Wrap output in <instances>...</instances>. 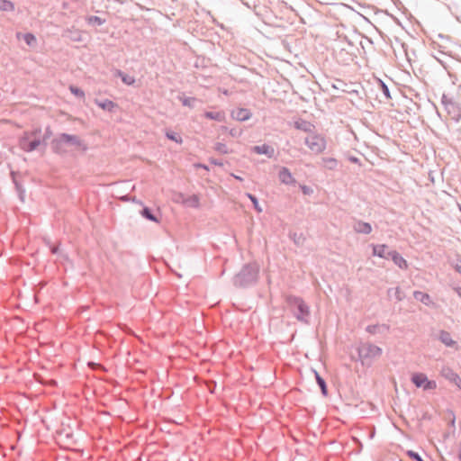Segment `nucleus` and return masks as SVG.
I'll return each instance as SVG.
<instances>
[{
	"label": "nucleus",
	"instance_id": "obj_1",
	"mask_svg": "<svg viewBox=\"0 0 461 461\" xmlns=\"http://www.w3.org/2000/svg\"><path fill=\"white\" fill-rule=\"evenodd\" d=\"M50 148L53 153L59 156L68 154V148H75L77 150L86 152L88 149L87 144L77 135L66 132L59 133L50 141Z\"/></svg>",
	"mask_w": 461,
	"mask_h": 461
},
{
	"label": "nucleus",
	"instance_id": "obj_2",
	"mask_svg": "<svg viewBox=\"0 0 461 461\" xmlns=\"http://www.w3.org/2000/svg\"><path fill=\"white\" fill-rule=\"evenodd\" d=\"M259 273L260 266L258 262L246 263L232 277V285L237 288H250L258 284Z\"/></svg>",
	"mask_w": 461,
	"mask_h": 461
},
{
	"label": "nucleus",
	"instance_id": "obj_3",
	"mask_svg": "<svg viewBox=\"0 0 461 461\" xmlns=\"http://www.w3.org/2000/svg\"><path fill=\"white\" fill-rule=\"evenodd\" d=\"M285 302L294 317L298 321L304 324H309L311 316L310 306L302 297L289 294L285 297Z\"/></svg>",
	"mask_w": 461,
	"mask_h": 461
},
{
	"label": "nucleus",
	"instance_id": "obj_4",
	"mask_svg": "<svg viewBox=\"0 0 461 461\" xmlns=\"http://www.w3.org/2000/svg\"><path fill=\"white\" fill-rule=\"evenodd\" d=\"M351 359L360 361L363 366H370L373 360L382 354L381 348H349Z\"/></svg>",
	"mask_w": 461,
	"mask_h": 461
},
{
	"label": "nucleus",
	"instance_id": "obj_5",
	"mask_svg": "<svg viewBox=\"0 0 461 461\" xmlns=\"http://www.w3.org/2000/svg\"><path fill=\"white\" fill-rule=\"evenodd\" d=\"M440 102L451 120L458 123L461 120V103L456 102L446 94L442 95Z\"/></svg>",
	"mask_w": 461,
	"mask_h": 461
},
{
	"label": "nucleus",
	"instance_id": "obj_6",
	"mask_svg": "<svg viewBox=\"0 0 461 461\" xmlns=\"http://www.w3.org/2000/svg\"><path fill=\"white\" fill-rule=\"evenodd\" d=\"M305 145L313 152L321 153L326 148V141L323 137L319 134H315L306 137L304 140Z\"/></svg>",
	"mask_w": 461,
	"mask_h": 461
},
{
	"label": "nucleus",
	"instance_id": "obj_7",
	"mask_svg": "<svg viewBox=\"0 0 461 461\" xmlns=\"http://www.w3.org/2000/svg\"><path fill=\"white\" fill-rule=\"evenodd\" d=\"M411 382L417 387H422L424 390H434L437 388L435 381L429 380L423 373H415L411 375Z\"/></svg>",
	"mask_w": 461,
	"mask_h": 461
},
{
	"label": "nucleus",
	"instance_id": "obj_8",
	"mask_svg": "<svg viewBox=\"0 0 461 461\" xmlns=\"http://www.w3.org/2000/svg\"><path fill=\"white\" fill-rule=\"evenodd\" d=\"M21 149L25 152H32L41 146V139L30 140L29 137L23 136L20 140Z\"/></svg>",
	"mask_w": 461,
	"mask_h": 461
},
{
	"label": "nucleus",
	"instance_id": "obj_9",
	"mask_svg": "<svg viewBox=\"0 0 461 461\" xmlns=\"http://www.w3.org/2000/svg\"><path fill=\"white\" fill-rule=\"evenodd\" d=\"M372 248V255L374 257H378L384 259H389L391 254V250L386 244H371Z\"/></svg>",
	"mask_w": 461,
	"mask_h": 461
},
{
	"label": "nucleus",
	"instance_id": "obj_10",
	"mask_svg": "<svg viewBox=\"0 0 461 461\" xmlns=\"http://www.w3.org/2000/svg\"><path fill=\"white\" fill-rule=\"evenodd\" d=\"M62 37L66 38L71 41H74V42H82L83 41L82 31L75 28L74 26L64 30V32L62 33Z\"/></svg>",
	"mask_w": 461,
	"mask_h": 461
},
{
	"label": "nucleus",
	"instance_id": "obj_11",
	"mask_svg": "<svg viewBox=\"0 0 461 461\" xmlns=\"http://www.w3.org/2000/svg\"><path fill=\"white\" fill-rule=\"evenodd\" d=\"M294 126L296 130L302 131L307 133H313L315 130V125L309 121H306L303 118H299L294 122Z\"/></svg>",
	"mask_w": 461,
	"mask_h": 461
},
{
	"label": "nucleus",
	"instance_id": "obj_12",
	"mask_svg": "<svg viewBox=\"0 0 461 461\" xmlns=\"http://www.w3.org/2000/svg\"><path fill=\"white\" fill-rule=\"evenodd\" d=\"M231 118L239 122H246L252 116V113L247 108H238L237 110L231 111Z\"/></svg>",
	"mask_w": 461,
	"mask_h": 461
},
{
	"label": "nucleus",
	"instance_id": "obj_13",
	"mask_svg": "<svg viewBox=\"0 0 461 461\" xmlns=\"http://www.w3.org/2000/svg\"><path fill=\"white\" fill-rule=\"evenodd\" d=\"M252 152L258 155H266L268 158H272L275 156V149L268 144H262L253 146L251 149Z\"/></svg>",
	"mask_w": 461,
	"mask_h": 461
},
{
	"label": "nucleus",
	"instance_id": "obj_14",
	"mask_svg": "<svg viewBox=\"0 0 461 461\" xmlns=\"http://www.w3.org/2000/svg\"><path fill=\"white\" fill-rule=\"evenodd\" d=\"M278 178L279 181L285 185H295L296 183V180L293 176L291 171L285 167H281L279 170Z\"/></svg>",
	"mask_w": 461,
	"mask_h": 461
},
{
	"label": "nucleus",
	"instance_id": "obj_15",
	"mask_svg": "<svg viewBox=\"0 0 461 461\" xmlns=\"http://www.w3.org/2000/svg\"><path fill=\"white\" fill-rule=\"evenodd\" d=\"M390 258L399 268L407 269L408 262L407 260L396 250H391V254H389Z\"/></svg>",
	"mask_w": 461,
	"mask_h": 461
},
{
	"label": "nucleus",
	"instance_id": "obj_16",
	"mask_svg": "<svg viewBox=\"0 0 461 461\" xmlns=\"http://www.w3.org/2000/svg\"><path fill=\"white\" fill-rule=\"evenodd\" d=\"M353 230L357 233L369 234L372 232L373 229H372V225L369 222H366V221H364L361 220H357L354 222Z\"/></svg>",
	"mask_w": 461,
	"mask_h": 461
},
{
	"label": "nucleus",
	"instance_id": "obj_17",
	"mask_svg": "<svg viewBox=\"0 0 461 461\" xmlns=\"http://www.w3.org/2000/svg\"><path fill=\"white\" fill-rule=\"evenodd\" d=\"M15 37L17 40L23 39L29 47H35L37 45V38L32 32L23 33L17 32Z\"/></svg>",
	"mask_w": 461,
	"mask_h": 461
},
{
	"label": "nucleus",
	"instance_id": "obj_18",
	"mask_svg": "<svg viewBox=\"0 0 461 461\" xmlns=\"http://www.w3.org/2000/svg\"><path fill=\"white\" fill-rule=\"evenodd\" d=\"M85 22L89 27L96 29L97 27L104 25L106 23V19L97 15H86L85 17Z\"/></svg>",
	"mask_w": 461,
	"mask_h": 461
},
{
	"label": "nucleus",
	"instance_id": "obj_19",
	"mask_svg": "<svg viewBox=\"0 0 461 461\" xmlns=\"http://www.w3.org/2000/svg\"><path fill=\"white\" fill-rule=\"evenodd\" d=\"M95 103L98 107L109 113L113 112L114 108L118 106L117 104L110 99H95Z\"/></svg>",
	"mask_w": 461,
	"mask_h": 461
},
{
	"label": "nucleus",
	"instance_id": "obj_20",
	"mask_svg": "<svg viewBox=\"0 0 461 461\" xmlns=\"http://www.w3.org/2000/svg\"><path fill=\"white\" fill-rule=\"evenodd\" d=\"M113 76L121 78L122 83L125 84L126 86H133L136 82V79L134 77L124 73L121 69H117V68L114 69Z\"/></svg>",
	"mask_w": 461,
	"mask_h": 461
},
{
	"label": "nucleus",
	"instance_id": "obj_21",
	"mask_svg": "<svg viewBox=\"0 0 461 461\" xmlns=\"http://www.w3.org/2000/svg\"><path fill=\"white\" fill-rule=\"evenodd\" d=\"M413 297L415 300L420 302L426 306L434 305V303L432 302L430 295L427 293L421 291H414Z\"/></svg>",
	"mask_w": 461,
	"mask_h": 461
},
{
	"label": "nucleus",
	"instance_id": "obj_22",
	"mask_svg": "<svg viewBox=\"0 0 461 461\" xmlns=\"http://www.w3.org/2000/svg\"><path fill=\"white\" fill-rule=\"evenodd\" d=\"M140 215L152 222H159L158 217L154 213L153 210L148 206H143L140 212Z\"/></svg>",
	"mask_w": 461,
	"mask_h": 461
},
{
	"label": "nucleus",
	"instance_id": "obj_23",
	"mask_svg": "<svg viewBox=\"0 0 461 461\" xmlns=\"http://www.w3.org/2000/svg\"><path fill=\"white\" fill-rule=\"evenodd\" d=\"M366 330L370 334H384L389 330V326L386 324L368 325Z\"/></svg>",
	"mask_w": 461,
	"mask_h": 461
},
{
	"label": "nucleus",
	"instance_id": "obj_24",
	"mask_svg": "<svg viewBox=\"0 0 461 461\" xmlns=\"http://www.w3.org/2000/svg\"><path fill=\"white\" fill-rule=\"evenodd\" d=\"M203 116L206 119L213 120L216 122H224L225 118H226L225 113L223 111H217V112L206 111V112H204Z\"/></svg>",
	"mask_w": 461,
	"mask_h": 461
},
{
	"label": "nucleus",
	"instance_id": "obj_25",
	"mask_svg": "<svg viewBox=\"0 0 461 461\" xmlns=\"http://www.w3.org/2000/svg\"><path fill=\"white\" fill-rule=\"evenodd\" d=\"M440 375L451 383L456 382V378L459 376L452 368L448 366H443L440 370Z\"/></svg>",
	"mask_w": 461,
	"mask_h": 461
},
{
	"label": "nucleus",
	"instance_id": "obj_26",
	"mask_svg": "<svg viewBox=\"0 0 461 461\" xmlns=\"http://www.w3.org/2000/svg\"><path fill=\"white\" fill-rule=\"evenodd\" d=\"M438 339L445 344V346H453L455 341L452 339L451 335L448 331L440 330Z\"/></svg>",
	"mask_w": 461,
	"mask_h": 461
},
{
	"label": "nucleus",
	"instance_id": "obj_27",
	"mask_svg": "<svg viewBox=\"0 0 461 461\" xmlns=\"http://www.w3.org/2000/svg\"><path fill=\"white\" fill-rule=\"evenodd\" d=\"M15 10V5L10 0H0V11L13 13Z\"/></svg>",
	"mask_w": 461,
	"mask_h": 461
},
{
	"label": "nucleus",
	"instance_id": "obj_28",
	"mask_svg": "<svg viewBox=\"0 0 461 461\" xmlns=\"http://www.w3.org/2000/svg\"><path fill=\"white\" fill-rule=\"evenodd\" d=\"M165 136L167 140H172L177 144H182L183 143V139L182 137L177 134L176 132L173 131H167L165 132Z\"/></svg>",
	"mask_w": 461,
	"mask_h": 461
},
{
	"label": "nucleus",
	"instance_id": "obj_29",
	"mask_svg": "<svg viewBox=\"0 0 461 461\" xmlns=\"http://www.w3.org/2000/svg\"><path fill=\"white\" fill-rule=\"evenodd\" d=\"M315 373V378H316V382L318 384V385L320 386L321 390V393L323 395H327L328 393V390H327V385H326V382L325 380L318 374V372H314Z\"/></svg>",
	"mask_w": 461,
	"mask_h": 461
},
{
	"label": "nucleus",
	"instance_id": "obj_30",
	"mask_svg": "<svg viewBox=\"0 0 461 461\" xmlns=\"http://www.w3.org/2000/svg\"><path fill=\"white\" fill-rule=\"evenodd\" d=\"M387 294L388 296H394L395 299L398 301V302H401L403 300V295H402V291L400 290L399 287H396V288H389L388 291H387Z\"/></svg>",
	"mask_w": 461,
	"mask_h": 461
},
{
	"label": "nucleus",
	"instance_id": "obj_31",
	"mask_svg": "<svg viewBox=\"0 0 461 461\" xmlns=\"http://www.w3.org/2000/svg\"><path fill=\"white\" fill-rule=\"evenodd\" d=\"M378 85L381 92L383 93L385 99L389 100L392 99L391 93L389 90L388 86L381 79L378 80Z\"/></svg>",
	"mask_w": 461,
	"mask_h": 461
},
{
	"label": "nucleus",
	"instance_id": "obj_32",
	"mask_svg": "<svg viewBox=\"0 0 461 461\" xmlns=\"http://www.w3.org/2000/svg\"><path fill=\"white\" fill-rule=\"evenodd\" d=\"M246 196L250 200V202L253 204L254 209L258 212H261L263 211L261 206L259 205L258 199V197L256 195H254V194H252L250 193H247Z\"/></svg>",
	"mask_w": 461,
	"mask_h": 461
},
{
	"label": "nucleus",
	"instance_id": "obj_33",
	"mask_svg": "<svg viewBox=\"0 0 461 461\" xmlns=\"http://www.w3.org/2000/svg\"><path fill=\"white\" fill-rule=\"evenodd\" d=\"M178 99L181 101L184 106L194 108L196 98L194 97H187V96H179Z\"/></svg>",
	"mask_w": 461,
	"mask_h": 461
},
{
	"label": "nucleus",
	"instance_id": "obj_34",
	"mask_svg": "<svg viewBox=\"0 0 461 461\" xmlns=\"http://www.w3.org/2000/svg\"><path fill=\"white\" fill-rule=\"evenodd\" d=\"M69 91L70 93L75 95L77 98H84L85 97V92L80 87L70 85L69 86Z\"/></svg>",
	"mask_w": 461,
	"mask_h": 461
},
{
	"label": "nucleus",
	"instance_id": "obj_35",
	"mask_svg": "<svg viewBox=\"0 0 461 461\" xmlns=\"http://www.w3.org/2000/svg\"><path fill=\"white\" fill-rule=\"evenodd\" d=\"M290 238L293 240L295 245L300 246L303 245L305 238L302 233L298 234L296 232L290 233Z\"/></svg>",
	"mask_w": 461,
	"mask_h": 461
},
{
	"label": "nucleus",
	"instance_id": "obj_36",
	"mask_svg": "<svg viewBox=\"0 0 461 461\" xmlns=\"http://www.w3.org/2000/svg\"><path fill=\"white\" fill-rule=\"evenodd\" d=\"M186 203L193 208H198L200 206L199 197L196 194H193L186 200Z\"/></svg>",
	"mask_w": 461,
	"mask_h": 461
},
{
	"label": "nucleus",
	"instance_id": "obj_37",
	"mask_svg": "<svg viewBox=\"0 0 461 461\" xmlns=\"http://www.w3.org/2000/svg\"><path fill=\"white\" fill-rule=\"evenodd\" d=\"M214 149L219 152L220 154H228L230 153V149L226 146L225 143L222 142H217L214 145Z\"/></svg>",
	"mask_w": 461,
	"mask_h": 461
},
{
	"label": "nucleus",
	"instance_id": "obj_38",
	"mask_svg": "<svg viewBox=\"0 0 461 461\" xmlns=\"http://www.w3.org/2000/svg\"><path fill=\"white\" fill-rule=\"evenodd\" d=\"M52 136V131H51V128L50 126H47L45 128V131H44V133H43V136H42V139H41V145L46 147L47 146V140Z\"/></svg>",
	"mask_w": 461,
	"mask_h": 461
},
{
	"label": "nucleus",
	"instance_id": "obj_39",
	"mask_svg": "<svg viewBox=\"0 0 461 461\" xmlns=\"http://www.w3.org/2000/svg\"><path fill=\"white\" fill-rule=\"evenodd\" d=\"M323 161L325 163V167L330 170L336 168L338 165L337 159L333 158H326L323 159Z\"/></svg>",
	"mask_w": 461,
	"mask_h": 461
},
{
	"label": "nucleus",
	"instance_id": "obj_40",
	"mask_svg": "<svg viewBox=\"0 0 461 461\" xmlns=\"http://www.w3.org/2000/svg\"><path fill=\"white\" fill-rule=\"evenodd\" d=\"M407 455H408L411 458H412V459H414V460H416V461H424V460L420 457V456L417 452H414L413 450H408V451H407Z\"/></svg>",
	"mask_w": 461,
	"mask_h": 461
},
{
	"label": "nucleus",
	"instance_id": "obj_41",
	"mask_svg": "<svg viewBox=\"0 0 461 461\" xmlns=\"http://www.w3.org/2000/svg\"><path fill=\"white\" fill-rule=\"evenodd\" d=\"M300 189L303 192V194H306V195H310L313 193V190L312 189V187L305 185H301Z\"/></svg>",
	"mask_w": 461,
	"mask_h": 461
},
{
	"label": "nucleus",
	"instance_id": "obj_42",
	"mask_svg": "<svg viewBox=\"0 0 461 461\" xmlns=\"http://www.w3.org/2000/svg\"><path fill=\"white\" fill-rule=\"evenodd\" d=\"M12 176H13V182L14 184L16 192H19L20 190H23L24 188L22 185V184L15 178L14 172H12Z\"/></svg>",
	"mask_w": 461,
	"mask_h": 461
},
{
	"label": "nucleus",
	"instance_id": "obj_43",
	"mask_svg": "<svg viewBox=\"0 0 461 461\" xmlns=\"http://www.w3.org/2000/svg\"><path fill=\"white\" fill-rule=\"evenodd\" d=\"M229 133L231 137L238 138V137L241 136L242 131L239 130V129L232 128V129H230Z\"/></svg>",
	"mask_w": 461,
	"mask_h": 461
},
{
	"label": "nucleus",
	"instance_id": "obj_44",
	"mask_svg": "<svg viewBox=\"0 0 461 461\" xmlns=\"http://www.w3.org/2000/svg\"><path fill=\"white\" fill-rule=\"evenodd\" d=\"M455 270L461 275V258H456L455 264L453 265Z\"/></svg>",
	"mask_w": 461,
	"mask_h": 461
},
{
	"label": "nucleus",
	"instance_id": "obj_45",
	"mask_svg": "<svg viewBox=\"0 0 461 461\" xmlns=\"http://www.w3.org/2000/svg\"><path fill=\"white\" fill-rule=\"evenodd\" d=\"M348 161H350L351 163H354V164H357L359 166H361V161L358 158L355 157V156H349L348 158Z\"/></svg>",
	"mask_w": 461,
	"mask_h": 461
},
{
	"label": "nucleus",
	"instance_id": "obj_46",
	"mask_svg": "<svg viewBox=\"0 0 461 461\" xmlns=\"http://www.w3.org/2000/svg\"><path fill=\"white\" fill-rule=\"evenodd\" d=\"M210 163L212 165H215V166H219V167L223 166V162L221 159H217V158H210Z\"/></svg>",
	"mask_w": 461,
	"mask_h": 461
},
{
	"label": "nucleus",
	"instance_id": "obj_47",
	"mask_svg": "<svg viewBox=\"0 0 461 461\" xmlns=\"http://www.w3.org/2000/svg\"><path fill=\"white\" fill-rule=\"evenodd\" d=\"M18 193L19 199L23 202L25 197V189L20 190Z\"/></svg>",
	"mask_w": 461,
	"mask_h": 461
},
{
	"label": "nucleus",
	"instance_id": "obj_48",
	"mask_svg": "<svg viewBox=\"0 0 461 461\" xmlns=\"http://www.w3.org/2000/svg\"><path fill=\"white\" fill-rule=\"evenodd\" d=\"M59 246H50V250L52 254H58L59 252Z\"/></svg>",
	"mask_w": 461,
	"mask_h": 461
},
{
	"label": "nucleus",
	"instance_id": "obj_49",
	"mask_svg": "<svg viewBox=\"0 0 461 461\" xmlns=\"http://www.w3.org/2000/svg\"><path fill=\"white\" fill-rule=\"evenodd\" d=\"M195 167L198 168H203L205 170H209V167L205 164L198 163L195 165Z\"/></svg>",
	"mask_w": 461,
	"mask_h": 461
},
{
	"label": "nucleus",
	"instance_id": "obj_50",
	"mask_svg": "<svg viewBox=\"0 0 461 461\" xmlns=\"http://www.w3.org/2000/svg\"><path fill=\"white\" fill-rule=\"evenodd\" d=\"M453 384H456L461 390V378H460V376H458L456 378V381L453 382Z\"/></svg>",
	"mask_w": 461,
	"mask_h": 461
},
{
	"label": "nucleus",
	"instance_id": "obj_51",
	"mask_svg": "<svg viewBox=\"0 0 461 461\" xmlns=\"http://www.w3.org/2000/svg\"><path fill=\"white\" fill-rule=\"evenodd\" d=\"M453 384H456L461 390V378H460V376H458L456 378V381L453 382Z\"/></svg>",
	"mask_w": 461,
	"mask_h": 461
},
{
	"label": "nucleus",
	"instance_id": "obj_52",
	"mask_svg": "<svg viewBox=\"0 0 461 461\" xmlns=\"http://www.w3.org/2000/svg\"><path fill=\"white\" fill-rule=\"evenodd\" d=\"M454 291L457 294V295L461 298V287L460 286H456V287H454Z\"/></svg>",
	"mask_w": 461,
	"mask_h": 461
},
{
	"label": "nucleus",
	"instance_id": "obj_53",
	"mask_svg": "<svg viewBox=\"0 0 461 461\" xmlns=\"http://www.w3.org/2000/svg\"><path fill=\"white\" fill-rule=\"evenodd\" d=\"M41 128H37V129L32 131V135L37 136L38 134L41 133Z\"/></svg>",
	"mask_w": 461,
	"mask_h": 461
},
{
	"label": "nucleus",
	"instance_id": "obj_54",
	"mask_svg": "<svg viewBox=\"0 0 461 461\" xmlns=\"http://www.w3.org/2000/svg\"><path fill=\"white\" fill-rule=\"evenodd\" d=\"M438 38L442 39V40H447V41L449 40V36L448 35H444V34H441V33L438 34Z\"/></svg>",
	"mask_w": 461,
	"mask_h": 461
},
{
	"label": "nucleus",
	"instance_id": "obj_55",
	"mask_svg": "<svg viewBox=\"0 0 461 461\" xmlns=\"http://www.w3.org/2000/svg\"><path fill=\"white\" fill-rule=\"evenodd\" d=\"M230 176L238 181H243V178L240 176L235 175L233 173L230 174Z\"/></svg>",
	"mask_w": 461,
	"mask_h": 461
},
{
	"label": "nucleus",
	"instance_id": "obj_56",
	"mask_svg": "<svg viewBox=\"0 0 461 461\" xmlns=\"http://www.w3.org/2000/svg\"><path fill=\"white\" fill-rule=\"evenodd\" d=\"M221 131H228L229 132L230 129L227 126H221Z\"/></svg>",
	"mask_w": 461,
	"mask_h": 461
},
{
	"label": "nucleus",
	"instance_id": "obj_57",
	"mask_svg": "<svg viewBox=\"0 0 461 461\" xmlns=\"http://www.w3.org/2000/svg\"><path fill=\"white\" fill-rule=\"evenodd\" d=\"M132 201H133L134 203H139V204H142V202H141L140 200H137V198H136V197H133V198H132Z\"/></svg>",
	"mask_w": 461,
	"mask_h": 461
},
{
	"label": "nucleus",
	"instance_id": "obj_58",
	"mask_svg": "<svg viewBox=\"0 0 461 461\" xmlns=\"http://www.w3.org/2000/svg\"><path fill=\"white\" fill-rule=\"evenodd\" d=\"M405 53H406V58H407L408 61L411 62V57L409 55V52L406 50Z\"/></svg>",
	"mask_w": 461,
	"mask_h": 461
},
{
	"label": "nucleus",
	"instance_id": "obj_59",
	"mask_svg": "<svg viewBox=\"0 0 461 461\" xmlns=\"http://www.w3.org/2000/svg\"><path fill=\"white\" fill-rule=\"evenodd\" d=\"M458 459H459V461H461V446H460V449H459V453H458Z\"/></svg>",
	"mask_w": 461,
	"mask_h": 461
},
{
	"label": "nucleus",
	"instance_id": "obj_60",
	"mask_svg": "<svg viewBox=\"0 0 461 461\" xmlns=\"http://www.w3.org/2000/svg\"><path fill=\"white\" fill-rule=\"evenodd\" d=\"M122 199L128 201L127 195L123 196Z\"/></svg>",
	"mask_w": 461,
	"mask_h": 461
},
{
	"label": "nucleus",
	"instance_id": "obj_61",
	"mask_svg": "<svg viewBox=\"0 0 461 461\" xmlns=\"http://www.w3.org/2000/svg\"><path fill=\"white\" fill-rule=\"evenodd\" d=\"M89 366H97V365L95 363H89Z\"/></svg>",
	"mask_w": 461,
	"mask_h": 461
},
{
	"label": "nucleus",
	"instance_id": "obj_62",
	"mask_svg": "<svg viewBox=\"0 0 461 461\" xmlns=\"http://www.w3.org/2000/svg\"><path fill=\"white\" fill-rule=\"evenodd\" d=\"M457 131L459 132V134L461 135V127L457 130Z\"/></svg>",
	"mask_w": 461,
	"mask_h": 461
},
{
	"label": "nucleus",
	"instance_id": "obj_63",
	"mask_svg": "<svg viewBox=\"0 0 461 461\" xmlns=\"http://www.w3.org/2000/svg\"><path fill=\"white\" fill-rule=\"evenodd\" d=\"M366 346L371 347V346H374V345H373V344L368 343V344H366Z\"/></svg>",
	"mask_w": 461,
	"mask_h": 461
},
{
	"label": "nucleus",
	"instance_id": "obj_64",
	"mask_svg": "<svg viewBox=\"0 0 461 461\" xmlns=\"http://www.w3.org/2000/svg\"><path fill=\"white\" fill-rule=\"evenodd\" d=\"M39 346L43 347V346H46V344L42 343V344H40Z\"/></svg>",
	"mask_w": 461,
	"mask_h": 461
}]
</instances>
